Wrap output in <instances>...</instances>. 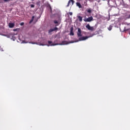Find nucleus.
Here are the masks:
<instances>
[{
	"label": "nucleus",
	"mask_w": 130,
	"mask_h": 130,
	"mask_svg": "<svg viewBox=\"0 0 130 130\" xmlns=\"http://www.w3.org/2000/svg\"><path fill=\"white\" fill-rule=\"evenodd\" d=\"M87 13H88L89 14H91V13H92V10H91L90 9H87Z\"/></svg>",
	"instance_id": "ddd939ff"
},
{
	"label": "nucleus",
	"mask_w": 130,
	"mask_h": 130,
	"mask_svg": "<svg viewBox=\"0 0 130 130\" xmlns=\"http://www.w3.org/2000/svg\"><path fill=\"white\" fill-rule=\"evenodd\" d=\"M128 30V29H127V30Z\"/></svg>",
	"instance_id": "bb28decb"
},
{
	"label": "nucleus",
	"mask_w": 130,
	"mask_h": 130,
	"mask_svg": "<svg viewBox=\"0 0 130 130\" xmlns=\"http://www.w3.org/2000/svg\"><path fill=\"white\" fill-rule=\"evenodd\" d=\"M57 30H58V28H57L56 27H55L54 28H53V31H56Z\"/></svg>",
	"instance_id": "2eb2a0df"
},
{
	"label": "nucleus",
	"mask_w": 130,
	"mask_h": 130,
	"mask_svg": "<svg viewBox=\"0 0 130 130\" xmlns=\"http://www.w3.org/2000/svg\"><path fill=\"white\" fill-rule=\"evenodd\" d=\"M102 1H106V0H102Z\"/></svg>",
	"instance_id": "a878e982"
},
{
	"label": "nucleus",
	"mask_w": 130,
	"mask_h": 130,
	"mask_svg": "<svg viewBox=\"0 0 130 130\" xmlns=\"http://www.w3.org/2000/svg\"><path fill=\"white\" fill-rule=\"evenodd\" d=\"M34 7H35L34 5H30V8H34Z\"/></svg>",
	"instance_id": "412c9836"
},
{
	"label": "nucleus",
	"mask_w": 130,
	"mask_h": 130,
	"mask_svg": "<svg viewBox=\"0 0 130 130\" xmlns=\"http://www.w3.org/2000/svg\"><path fill=\"white\" fill-rule=\"evenodd\" d=\"M51 32H53V28H51L50 30H49V33H51Z\"/></svg>",
	"instance_id": "f3484780"
},
{
	"label": "nucleus",
	"mask_w": 130,
	"mask_h": 130,
	"mask_svg": "<svg viewBox=\"0 0 130 130\" xmlns=\"http://www.w3.org/2000/svg\"><path fill=\"white\" fill-rule=\"evenodd\" d=\"M86 28L89 30V31H94V27L93 26H90V24H87L86 25Z\"/></svg>",
	"instance_id": "39448f33"
},
{
	"label": "nucleus",
	"mask_w": 130,
	"mask_h": 130,
	"mask_svg": "<svg viewBox=\"0 0 130 130\" xmlns=\"http://www.w3.org/2000/svg\"><path fill=\"white\" fill-rule=\"evenodd\" d=\"M69 15H70V16H73V12H69Z\"/></svg>",
	"instance_id": "a211bd4d"
},
{
	"label": "nucleus",
	"mask_w": 130,
	"mask_h": 130,
	"mask_svg": "<svg viewBox=\"0 0 130 130\" xmlns=\"http://www.w3.org/2000/svg\"><path fill=\"white\" fill-rule=\"evenodd\" d=\"M54 24H56V25H55L56 27V26H58V25H59L58 24V22L57 20H54Z\"/></svg>",
	"instance_id": "9b49d317"
},
{
	"label": "nucleus",
	"mask_w": 130,
	"mask_h": 130,
	"mask_svg": "<svg viewBox=\"0 0 130 130\" xmlns=\"http://www.w3.org/2000/svg\"><path fill=\"white\" fill-rule=\"evenodd\" d=\"M83 21L84 22H92V21H93V17L91 16L87 18H85L83 19Z\"/></svg>",
	"instance_id": "7ed1b4c3"
},
{
	"label": "nucleus",
	"mask_w": 130,
	"mask_h": 130,
	"mask_svg": "<svg viewBox=\"0 0 130 130\" xmlns=\"http://www.w3.org/2000/svg\"><path fill=\"white\" fill-rule=\"evenodd\" d=\"M127 25H129V24H127Z\"/></svg>",
	"instance_id": "393cba45"
},
{
	"label": "nucleus",
	"mask_w": 130,
	"mask_h": 130,
	"mask_svg": "<svg viewBox=\"0 0 130 130\" xmlns=\"http://www.w3.org/2000/svg\"><path fill=\"white\" fill-rule=\"evenodd\" d=\"M76 5L77 7H78L80 9L82 8V5H81V4H80V3H76Z\"/></svg>",
	"instance_id": "1a4fd4ad"
},
{
	"label": "nucleus",
	"mask_w": 130,
	"mask_h": 130,
	"mask_svg": "<svg viewBox=\"0 0 130 130\" xmlns=\"http://www.w3.org/2000/svg\"><path fill=\"white\" fill-rule=\"evenodd\" d=\"M34 18H35L34 16H32V18H31V20L29 21V24H31V23L32 22H33V21H34Z\"/></svg>",
	"instance_id": "f8f14e48"
},
{
	"label": "nucleus",
	"mask_w": 130,
	"mask_h": 130,
	"mask_svg": "<svg viewBox=\"0 0 130 130\" xmlns=\"http://www.w3.org/2000/svg\"><path fill=\"white\" fill-rule=\"evenodd\" d=\"M77 36L78 37H82V36H83V35H82V30L80 28H78Z\"/></svg>",
	"instance_id": "20e7f679"
},
{
	"label": "nucleus",
	"mask_w": 130,
	"mask_h": 130,
	"mask_svg": "<svg viewBox=\"0 0 130 130\" xmlns=\"http://www.w3.org/2000/svg\"><path fill=\"white\" fill-rule=\"evenodd\" d=\"M109 2H110V0H108V6H110V3H109Z\"/></svg>",
	"instance_id": "aec40b11"
},
{
	"label": "nucleus",
	"mask_w": 130,
	"mask_h": 130,
	"mask_svg": "<svg viewBox=\"0 0 130 130\" xmlns=\"http://www.w3.org/2000/svg\"><path fill=\"white\" fill-rule=\"evenodd\" d=\"M71 3H72V5H74L75 1H74V0H70L68 2L67 7H70V4H71Z\"/></svg>",
	"instance_id": "0eeeda50"
},
{
	"label": "nucleus",
	"mask_w": 130,
	"mask_h": 130,
	"mask_svg": "<svg viewBox=\"0 0 130 130\" xmlns=\"http://www.w3.org/2000/svg\"><path fill=\"white\" fill-rule=\"evenodd\" d=\"M13 31H18V28L14 29Z\"/></svg>",
	"instance_id": "4be33fe9"
},
{
	"label": "nucleus",
	"mask_w": 130,
	"mask_h": 130,
	"mask_svg": "<svg viewBox=\"0 0 130 130\" xmlns=\"http://www.w3.org/2000/svg\"><path fill=\"white\" fill-rule=\"evenodd\" d=\"M48 43L49 44H50V45L51 46H55V45H64V44H66V43H67V42H66V41H62V43H61V44H57V43L54 44V43H52V41H48Z\"/></svg>",
	"instance_id": "f257e3e1"
},
{
	"label": "nucleus",
	"mask_w": 130,
	"mask_h": 130,
	"mask_svg": "<svg viewBox=\"0 0 130 130\" xmlns=\"http://www.w3.org/2000/svg\"><path fill=\"white\" fill-rule=\"evenodd\" d=\"M30 43H31V44H36V43L33 42H31Z\"/></svg>",
	"instance_id": "5701e85b"
},
{
	"label": "nucleus",
	"mask_w": 130,
	"mask_h": 130,
	"mask_svg": "<svg viewBox=\"0 0 130 130\" xmlns=\"http://www.w3.org/2000/svg\"><path fill=\"white\" fill-rule=\"evenodd\" d=\"M20 26H23V25H24V22H21V23H20Z\"/></svg>",
	"instance_id": "6ab92c4d"
},
{
	"label": "nucleus",
	"mask_w": 130,
	"mask_h": 130,
	"mask_svg": "<svg viewBox=\"0 0 130 130\" xmlns=\"http://www.w3.org/2000/svg\"><path fill=\"white\" fill-rule=\"evenodd\" d=\"M14 26H15V23H9V28H14Z\"/></svg>",
	"instance_id": "6e6552de"
},
{
	"label": "nucleus",
	"mask_w": 130,
	"mask_h": 130,
	"mask_svg": "<svg viewBox=\"0 0 130 130\" xmlns=\"http://www.w3.org/2000/svg\"><path fill=\"white\" fill-rule=\"evenodd\" d=\"M74 28L72 27L70 29V35H71L72 36H74L75 35V34H74Z\"/></svg>",
	"instance_id": "423d86ee"
},
{
	"label": "nucleus",
	"mask_w": 130,
	"mask_h": 130,
	"mask_svg": "<svg viewBox=\"0 0 130 130\" xmlns=\"http://www.w3.org/2000/svg\"><path fill=\"white\" fill-rule=\"evenodd\" d=\"M89 37L88 36L80 37L79 38V40L76 41V42H79V41H84V40H87V39Z\"/></svg>",
	"instance_id": "f03ea898"
},
{
	"label": "nucleus",
	"mask_w": 130,
	"mask_h": 130,
	"mask_svg": "<svg viewBox=\"0 0 130 130\" xmlns=\"http://www.w3.org/2000/svg\"><path fill=\"white\" fill-rule=\"evenodd\" d=\"M128 19H130V15H128Z\"/></svg>",
	"instance_id": "b1692460"
},
{
	"label": "nucleus",
	"mask_w": 130,
	"mask_h": 130,
	"mask_svg": "<svg viewBox=\"0 0 130 130\" xmlns=\"http://www.w3.org/2000/svg\"><path fill=\"white\" fill-rule=\"evenodd\" d=\"M3 1L5 3H8V2H11V1H12L13 0H3Z\"/></svg>",
	"instance_id": "dca6fc26"
},
{
	"label": "nucleus",
	"mask_w": 130,
	"mask_h": 130,
	"mask_svg": "<svg viewBox=\"0 0 130 130\" xmlns=\"http://www.w3.org/2000/svg\"><path fill=\"white\" fill-rule=\"evenodd\" d=\"M108 29L109 30V31H111V30H112V26L110 25Z\"/></svg>",
	"instance_id": "4468645a"
},
{
	"label": "nucleus",
	"mask_w": 130,
	"mask_h": 130,
	"mask_svg": "<svg viewBox=\"0 0 130 130\" xmlns=\"http://www.w3.org/2000/svg\"><path fill=\"white\" fill-rule=\"evenodd\" d=\"M78 18L79 19V22H82V21H83V17H82V16H78Z\"/></svg>",
	"instance_id": "9d476101"
}]
</instances>
